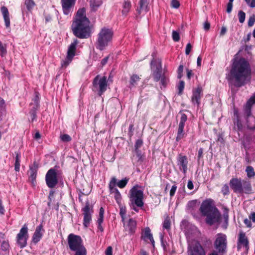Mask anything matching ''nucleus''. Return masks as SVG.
I'll return each mask as SVG.
<instances>
[{"mask_svg": "<svg viewBox=\"0 0 255 255\" xmlns=\"http://www.w3.org/2000/svg\"><path fill=\"white\" fill-rule=\"evenodd\" d=\"M140 78L136 74H133L130 77V88L134 87L137 85V82L139 81Z\"/></svg>", "mask_w": 255, "mask_h": 255, "instance_id": "nucleus-32", "label": "nucleus"}, {"mask_svg": "<svg viewBox=\"0 0 255 255\" xmlns=\"http://www.w3.org/2000/svg\"><path fill=\"white\" fill-rule=\"evenodd\" d=\"M133 164L140 165L144 160V157L141 150H134V153L131 157Z\"/></svg>", "mask_w": 255, "mask_h": 255, "instance_id": "nucleus-22", "label": "nucleus"}, {"mask_svg": "<svg viewBox=\"0 0 255 255\" xmlns=\"http://www.w3.org/2000/svg\"><path fill=\"white\" fill-rule=\"evenodd\" d=\"M184 69V66L183 64H180L177 69V78L178 79H181L183 76V71Z\"/></svg>", "mask_w": 255, "mask_h": 255, "instance_id": "nucleus-52", "label": "nucleus"}, {"mask_svg": "<svg viewBox=\"0 0 255 255\" xmlns=\"http://www.w3.org/2000/svg\"><path fill=\"white\" fill-rule=\"evenodd\" d=\"M247 4L251 8L255 7V0H244Z\"/></svg>", "mask_w": 255, "mask_h": 255, "instance_id": "nucleus-57", "label": "nucleus"}, {"mask_svg": "<svg viewBox=\"0 0 255 255\" xmlns=\"http://www.w3.org/2000/svg\"><path fill=\"white\" fill-rule=\"evenodd\" d=\"M15 153L16 156L15 158L14 170L16 172H18L20 170V153L16 152Z\"/></svg>", "mask_w": 255, "mask_h": 255, "instance_id": "nucleus-34", "label": "nucleus"}, {"mask_svg": "<svg viewBox=\"0 0 255 255\" xmlns=\"http://www.w3.org/2000/svg\"><path fill=\"white\" fill-rule=\"evenodd\" d=\"M221 193L224 196L228 195L230 193L229 186L227 184L223 185L221 188Z\"/></svg>", "mask_w": 255, "mask_h": 255, "instance_id": "nucleus-42", "label": "nucleus"}, {"mask_svg": "<svg viewBox=\"0 0 255 255\" xmlns=\"http://www.w3.org/2000/svg\"><path fill=\"white\" fill-rule=\"evenodd\" d=\"M247 103L250 104L252 106L253 104H255V93L249 99Z\"/></svg>", "mask_w": 255, "mask_h": 255, "instance_id": "nucleus-61", "label": "nucleus"}, {"mask_svg": "<svg viewBox=\"0 0 255 255\" xmlns=\"http://www.w3.org/2000/svg\"><path fill=\"white\" fill-rule=\"evenodd\" d=\"M136 221L132 218L129 219L126 227V230L128 232L129 234H133L136 229Z\"/></svg>", "mask_w": 255, "mask_h": 255, "instance_id": "nucleus-26", "label": "nucleus"}, {"mask_svg": "<svg viewBox=\"0 0 255 255\" xmlns=\"http://www.w3.org/2000/svg\"><path fill=\"white\" fill-rule=\"evenodd\" d=\"M188 255H206V252L199 242L190 246L188 250Z\"/></svg>", "mask_w": 255, "mask_h": 255, "instance_id": "nucleus-16", "label": "nucleus"}, {"mask_svg": "<svg viewBox=\"0 0 255 255\" xmlns=\"http://www.w3.org/2000/svg\"><path fill=\"white\" fill-rule=\"evenodd\" d=\"M38 168L39 164L35 161L33 162L32 165L29 167V180L33 186L35 185L36 183V178Z\"/></svg>", "mask_w": 255, "mask_h": 255, "instance_id": "nucleus-20", "label": "nucleus"}, {"mask_svg": "<svg viewBox=\"0 0 255 255\" xmlns=\"http://www.w3.org/2000/svg\"><path fill=\"white\" fill-rule=\"evenodd\" d=\"M239 20L240 23H243L246 18V13L243 10H240L238 12Z\"/></svg>", "mask_w": 255, "mask_h": 255, "instance_id": "nucleus-47", "label": "nucleus"}, {"mask_svg": "<svg viewBox=\"0 0 255 255\" xmlns=\"http://www.w3.org/2000/svg\"><path fill=\"white\" fill-rule=\"evenodd\" d=\"M180 2L178 0H172L171 2V6L172 7L178 8L180 6Z\"/></svg>", "mask_w": 255, "mask_h": 255, "instance_id": "nucleus-56", "label": "nucleus"}, {"mask_svg": "<svg viewBox=\"0 0 255 255\" xmlns=\"http://www.w3.org/2000/svg\"><path fill=\"white\" fill-rule=\"evenodd\" d=\"M143 142L142 139H138L136 140L134 144V150H140L139 148L141 147L143 145Z\"/></svg>", "mask_w": 255, "mask_h": 255, "instance_id": "nucleus-49", "label": "nucleus"}, {"mask_svg": "<svg viewBox=\"0 0 255 255\" xmlns=\"http://www.w3.org/2000/svg\"><path fill=\"white\" fill-rule=\"evenodd\" d=\"M60 138L63 142H70L72 140L71 137L68 134H61Z\"/></svg>", "mask_w": 255, "mask_h": 255, "instance_id": "nucleus-45", "label": "nucleus"}, {"mask_svg": "<svg viewBox=\"0 0 255 255\" xmlns=\"http://www.w3.org/2000/svg\"><path fill=\"white\" fill-rule=\"evenodd\" d=\"M1 12L3 15L5 25L6 28H9L10 25L9 13L7 8L5 6H2L0 8Z\"/></svg>", "mask_w": 255, "mask_h": 255, "instance_id": "nucleus-24", "label": "nucleus"}, {"mask_svg": "<svg viewBox=\"0 0 255 255\" xmlns=\"http://www.w3.org/2000/svg\"><path fill=\"white\" fill-rule=\"evenodd\" d=\"M113 193L115 194L114 198H115V199L116 200L117 203L118 204H120L121 203V200H122V196H121L120 192L118 190H116V191L114 192Z\"/></svg>", "mask_w": 255, "mask_h": 255, "instance_id": "nucleus-46", "label": "nucleus"}, {"mask_svg": "<svg viewBox=\"0 0 255 255\" xmlns=\"http://www.w3.org/2000/svg\"><path fill=\"white\" fill-rule=\"evenodd\" d=\"M179 114L181 115V118L177 129V136L176 137V141L178 142L185 136V133L184 131L185 124L187 121V116L180 111Z\"/></svg>", "mask_w": 255, "mask_h": 255, "instance_id": "nucleus-13", "label": "nucleus"}, {"mask_svg": "<svg viewBox=\"0 0 255 255\" xmlns=\"http://www.w3.org/2000/svg\"><path fill=\"white\" fill-rule=\"evenodd\" d=\"M163 228L167 231H169L171 229V221L168 217H167L164 220Z\"/></svg>", "mask_w": 255, "mask_h": 255, "instance_id": "nucleus-39", "label": "nucleus"}, {"mask_svg": "<svg viewBox=\"0 0 255 255\" xmlns=\"http://www.w3.org/2000/svg\"><path fill=\"white\" fill-rule=\"evenodd\" d=\"M28 231L27 225L25 224L16 236V243L21 249L24 248L27 245V242L29 238Z\"/></svg>", "mask_w": 255, "mask_h": 255, "instance_id": "nucleus-10", "label": "nucleus"}, {"mask_svg": "<svg viewBox=\"0 0 255 255\" xmlns=\"http://www.w3.org/2000/svg\"><path fill=\"white\" fill-rule=\"evenodd\" d=\"M104 212L105 210L104 208L101 207L100 208L99 217L98 218L97 221H99V222H103Z\"/></svg>", "mask_w": 255, "mask_h": 255, "instance_id": "nucleus-51", "label": "nucleus"}, {"mask_svg": "<svg viewBox=\"0 0 255 255\" xmlns=\"http://www.w3.org/2000/svg\"><path fill=\"white\" fill-rule=\"evenodd\" d=\"M129 179L125 178L124 179L119 181L118 182H117V186L120 188H124L127 185Z\"/></svg>", "mask_w": 255, "mask_h": 255, "instance_id": "nucleus-41", "label": "nucleus"}, {"mask_svg": "<svg viewBox=\"0 0 255 255\" xmlns=\"http://www.w3.org/2000/svg\"><path fill=\"white\" fill-rule=\"evenodd\" d=\"M30 106L32 107L30 109L29 114L31 118V122H33L34 121L36 120L37 118L36 113L37 111L38 110L39 107V105L38 103L36 102L34 104H31Z\"/></svg>", "mask_w": 255, "mask_h": 255, "instance_id": "nucleus-28", "label": "nucleus"}, {"mask_svg": "<svg viewBox=\"0 0 255 255\" xmlns=\"http://www.w3.org/2000/svg\"><path fill=\"white\" fill-rule=\"evenodd\" d=\"M117 180L115 177H113L111 178L109 183V188L110 194H112L114 192L118 190L116 188V185H117Z\"/></svg>", "mask_w": 255, "mask_h": 255, "instance_id": "nucleus-30", "label": "nucleus"}, {"mask_svg": "<svg viewBox=\"0 0 255 255\" xmlns=\"http://www.w3.org/2000/svg\"><path fill=\"white\" fill-rule=\"evenodd\" d=\"M247 127L251 130H255V117L254 116L246 119Z\"/></svg>", "mask_w": 255, "mask_h": 255, "instance_id": "nucleus-33", "label": "nucleus"}, {"mask_svg": "<svg viewBox=\"0 0 255 255\" xmlns=\"http://www.w3.org/2000/svg\"><path fill=\"white\" fill-rule=\"evenodd\" d=\"M197 206V200H194L189 201L186 206L187 210L189 212H192L193 211Z\"/></svg>", "mask_w": 255, "mask_h": 255, "instance_id": "nucleus-35", "label": "nucleus"}, {"mask_svg": "<svg viewBox=\"0 0 255 255\" xmlns=\"http://www.w3.org/2000/svg\"><path fill=\"white\" fill-rule=\"evenodd\" d=\"M233 8V2H229L227 4V12L228 13H230L231 12Z\"/></svg>", "mask_w": 255, "mask_h": 255, "instance_id": "nucleus-62", "label": "nucleus"}, {"mask_svg": "<svg viewBox=\"0 0 255 255\" xmlns=\"http://www.w3.org/2000/svg\"><path fill=\"white\" fill-rule=\"evenodd\" d=\"M93 86L94 89L98 90V94L101 96L105 93L108 86V81L107 77L103 76L100 78V75H97L94 79L92 82Z\"/></svg>", "mask_w": 255, "mask_h": 255, "instance_id": "nucleus-8", "label": "nucleus"}, {"mask_svg": "<svg viewBox=\"0 0 255 255\" xmlns=\"http://www.w3.org/2000/svg\"><path fill=\"white\" fill-rule=\"evenodd\" d=\"M67 242L69 249L72 251L85 248L83 245V240L81 237L72 233L68 236Z\"/></svg>", "mask_w": 255, "mask_h": 255, "instance_id": "nucleus-9", "label": "nucleus"}, {"mask_svg": "<svg viewBox=\"0 0 255 255\" xmlns=\"http://www.w3.org/2000/svg\"><path fill=\"white\" fill-rule=\"evenodd\" d=\"M252 106L250 105L249 104L246 103L245 107L244 108V112L245 115L246 116V119L253 117L252 116Z\"/></svg>", "mask_w": 255, "mask_h": 255, "instance_id": "nucleus-36", "label": "nucleus"}, {"mask_svg": "<svg viewBox=\"0 0 255 255\" xmlns=\"http://www.w3.org/2000/svg\"><path fill=\"white\" fill-rule=\"evenodd\" d=\"M79 41L77 39L74 38L73 41L69 45L68 51L67 58L70 60H72L74 56L75 55L76 46L78 44Z\"/></svg>", "mask_w": 255, "mask_h": 255, "instance_id": "nucleus-21", "label": "nucleus"}, {"mask_svg": "<svg viewBox=\"0 0 255 255\" xmlns=\"http://www.w3.org/2000/svg\"><path fill=\"white\" fill-rule=\"evenodd\" d=\"M83 218V226L85 228L89 226L90 222L92 220V214L93 213V209L92 206H91L89 201H87L85 206L82 208Z\"/></svg>", "mask_w": 255, "mask_h": 255, "instance_id": "nucleus-12", "label": "nucleus"}, {"mask_svg": "<svg viewBox=\"0 0 255 255\" xmlns=\"http://www.w3.org/2000/svg\"><path fill=\"white\" fill-rule=\"evenodd\" d=\"M163 74H162V64L161 62H160L159 64L156 65V69L152 72V76L153 78V80L155 82H158L160 81L161 77Z\"/></svg>", "mask_w": 255, "mask_h": 255, "instance_id": "nucleus-25", "label": "nucleus"}, {"mask_svg": "<svg viewBox=\"0 0 255 255\" xmlns=\"http://www.w3.org/2000/svg\"><path fill=\"white\" fill-rule=\"evenodd\" d=\"M251 76L249 62L245 58H240L233 62L227 79L235 87L240 88L250 82Z\"/></svg>", "mask_w": 255, "mask_h": 255, "instance_id": "nucleus-1", "label": "nucleus"}, {"mask_svg": "<svg viewBox=\"0 0 255 255\" xmlns=\"http://www.w3.org/2000/svg\"><path fill=\"white\" fill-rule=\"evenodd\" d=\"M214 247L215 252L221 255H224L227 252L228 240L227 236L223 233H218L216 235L214 242Z\"/></svg>", "mask_w": 255, "mask_h": 255, "instance_id": "nucleus-7", "label": "nucleus"}, {"mask_svg": "<svg viewBox=\"0 0 255 255\" xmlns=\"http://www.w3.org/2000/svg\"><path fill=\"white\" fill-rule=\"evenodd\" d=\"M210 23L208 20H206L204 23V29L205 30L208 31L210 29Z\"/></svg>", "mask_w": 255, "mask_h": 255, "instance_id": "nucleus-64", "label": "nucleus"}, {"mask_svg": "<svg viewBox=\"0 0 255 255\" xmlns=\"http://www.w3.org/2000/svg\"><path fill=\"white\" fill-rule=\"evenodd\" d=\"M76 252L74 255H86L87 250L85 248H82L80 250L75 251Z\"/></svg>", "mask_w": 255, "mask_h": 255, "instance_id": "nucleus-53", "label": "nucleus"}, {"mask_svg": "<svg viewBox=\"0 0 255 255\" xmlns=\"http://www.w3.org/2000/svg\"><path fill=\"white\" fill-rule=\"evenodd\" d=\"M172 37L174 41L178 42L180 39L179 32L177 31L173 30L172 33Z\"/></svg>", "mask_w": 255, "mask_h": 255, "instance_id": "nucleus-48", "label": "nucleus"}, {"mask_svg": "<svg viewBox=\"0 0 255 255\" xmlns=\"http://www.w3.org/2000/svg\"><path fill=\"white\" fill-rule=\"evenodd\" d=\"M203 88L200 85L193 90V94L191 97V102L193 104H196L199 106L201 103V99L202 97Z\"/></svg>", "mask_w": 255, "mask_h": 255, "instance_id": "nucleus-18", "label": "nucleus"}, {"mask_svg": "<svg viewBox=\"0 0 255 255\" xmlns=\"http://www.w3.org/2000/svg\"><path fill=\"white\" fill-rule=\"evenodd\" d=\"M126 214V210L125 208L122 207L120 210V215L122 218V221L124 222Z\"/></svg>", "mask_w": 255, "mask_h": 255, "instance_id": "nucleus-55", "label": "nucleus"}, {"mask_svg": "<svg viewBox=\"0 0 255 255\" xmlns=\"http://www.w3.org/2000/svg\"><path fill=\"white\" fill-rule=\"evenodd\" d=\"M255 22V16L253 15L250 16L248 22V24L249 27L252 26Z\"/></svg>", "mask_w": 255, "mask_h": 255, "instance_id": "nucleus-58", "label": "nucleus"}, {"mask_svg": "<svg viewBox=\"0 0 255 255\" xmlns=\"http://www.w3.org/2000/svg\"><path fill=\"white\" fill-rule=\"evenodd\" d=\"M25 4L28 10H31L35 5V3L33 0H25Z\"/></svg>", "mask_w": 255, "mask_h": 255, "instance_id": "nucleus-43", "label": "nucleus"}, {"mask_svg": "<svg viewBox=\"0 0 255 255\" xmlns=\"http://www.w3.org/2000/svg\"><path fill=\"white\" fill-rule=\"evenodd\" d=\"M106 255H113V249L112 247H108L105 252Z\"/></svg>", "mask_w": 255, "mask_h": 255, "instance_id": "nucleus-63", "label": "nucleus"}, {"mask_svg": "<svg viewBox=\"0 0 255 255\" xmlns=\"http://www.w3.org/2000/svg\"><path fill=\"white\" fill-rule=\"evenodd\" d=\"M9 243L7 241H3L1 243V250L4 251H8L9 250Z\"/></svg>", "mask_w": 255, "mask_h": 255, "instance_id": "nucleus-54", "label": "nucleus"}, {"mask_svg": "<svg viewBox=\"0 0 255 255\" xmlns=\"http://www.w3.org/2000/svg\"><path fill=\"white\" fill-rule=\"evenodd\" d=\"M71 30L74 35L79 39H87L91 36L90 21L86 15V8H79L73 17Z\"/></svg>", "mask_w": 255, "mask_h": 255, "instance_id": "nucleus-2", "label": "nucleus"}, {"mask_svg": "<svg viewBox=\"0 0 255 255\" xmlns=\"http://www.w3.org/2000/svg\"><path fill=\"white\" fill-rule=\"evenodd\" d=\"M177 164L180 171H182L184 175H186L188 170V157L182 153L178 154L177 157Z\"/></svg>", "mask_w": 255, "mask_h": 255, "instance_id": "nucleus-17", "label": "nucleus"}, {"mask_svg": "<svg viewBox=\"0 0 255 255\" xmlns=\"http://www.w3.org/2000/svg\"><path fill=\"white\" fill-rule=\"evenodd\" d=\"M58 172L54 168H51L45 175V182L50 188H54L58 183Z\"/></svg>", "mask_w": 255, "mask_h": 255, "instance_id": "nucleus-11", "label": "nucleus"}, {"mask_svg": "<svg viewBox=\"0 0 255 255\" xmlns=\"http://www.w3.org/2000/svg\"><path fill=\"white\" fill-rule=\"evenodd\" d=\"M242 247L245 248L246 254H248L249 250V241L248 237L246 236V234L243 232H240L238 236L237 242L238 251H240Z\"/></svg>", "mask_w": 255, "mask_h": 255, "instance_id": "nucleus-15", "label": "nucleus"}, {"mask_svg": "<svg viewBox=\"0 0 255 255\" xmlns=\"http://www.w3.org/2000/svg\"><path fill=\"white\" fill-rule=\"evenodd\" d=\"M192 45L191 44V43H188L187 45H186V49H185V54L186 55H189L190 54V53L191 52V51L192 50Z\"/></svg>", "mask_w": 255, "mask_h": 255, "instance_id": "nucleus-59", "label": "nucleus"}, {"mask_svg": "<svg viewBox=\"0 0 255 255\" xmlns=\"http://www.w3.org/2000/svg\"><path fill=\"white\" fill-rule=\"evenodd\" d=\"M131 7V3L130 1L126 0L125 1L123 6H122V12L123 15H127L129 11L130 8Z\"/></svg>", "mask_w": 255, "mask_h": 255, "instance_id": "nucleus-31", "label": "nucleus"}, {"mask_svg": "<svg viewBox=\"0 0 255 255\" xmlns=\"http://www.w3.org/2000/svg\"><path fill=\"white\" fill-rule=\"evenodd\" d=\"M185 86V83L183 81H180L178 85V95H181L183 93Z\"/></svg>", "mask_w": 255, "mask_h": 255, "instance_id": "nucleus-50", "label": "nucleus"}, {"mask_svg": "<svg viewBox=\"0 0 255 255\" xmlns=\"http://www.w3.org/2000/svg\"><path fill=\"white\" fill-rule=\"evenodd\" d=\"M177 187L175 185H174L172 186L171 189H170V196L171 197H173L175 195V192L177 190Z\"/></svg>", "mask_w": 255, "mask_h": 255, "instance_id": "nucleus-60", "label": "nucleus"}, {"mask_svg": "<svg viewBox=\"0 0 255 255\" xmlns=\"http://www.w3.org/2000/svg\"><path fill=\"white\" fill-rule=\"evenodd\" d=\"M90 192V191L89 189L86 190L85 188L80 189H79V197H78L79 201L80 202L83 203V200H82L83 196L88 195H89Z\"/></svg>", "mask_w": 255, "mask_h": 255, "instance_id": "nucleus-37", "label": "nucleus"}, {"mask_svg": "<svg viewBox=\"0 0 255 255\" xmlns=\"http://www.w3.org/2000/svg\"><path fill=\"white\" fill-rule=\"evenodd\" d=\"M113 34L112 29L106 27L102 28L97 35V39L95 43L96 48L101 51L103 50L112 40Z\"/></svg>", "mask_w": 255, "mask_h": 255, "instance_id": "nucleus-5", "label": "nucleus"}, {"mask_svg": "<svg viewBox=\"0 0 255 255\" xmlns=\"http://www.w3.org/2000/svg\"><path fill=\"white\" fill-rule=\"evenodd\" d=\"M247 175L248 178H251L255 176V172L254 168L251 166H248L246 169Z\"/></svg>", "mask_w": 255, "mask_h": 255, "instance_id": "nucleus-38", "label": "nucleus"}, {"mask_svg": "<svg viewBox=\"0 0 255 255\" xmlns=\"http://www.w3.org/2000/svg\"><path fill=\"white\" fill-rule=\"evenodd\" d=\"M138 186H134L129 192L130 206L136 205V207L142 208L144 205L143 191L137 189Z\"/></svg>", "mask_w": 255, "mask_h": 255, "instance_id": "nucleus-6", "label": "nucleus"}, {"mask_svg": "<svg viewBox=\"0 0 255 255\" xmlns=\"http://www.w3.org/2000/svg\"><path fill=\"white\" fill-rule=\"evenodd\" d=\"M139 7H138L136 10L139 15H140L142 11L147 12L149 10L150 8L147 0H139Z\"/></svg>", "mask_w": 255, "mask_h": 255, "instance_id": "nucleus-23", "label": "nucleus"}, {"mask_svg": "<svg viewBox=\"0 0 255 255\" xmlns=\"http://www.w3.org/2000/svg\"><path fill=\"white\" fill-rule=\"evenodd\" d=\"M89 2L92 10L95 11L103 3V0H90Z\"/></svg>", "mask_w": 255, "mask_h": 255, "instance_id": "nucleus-29", "label": "nucleus"}, {"mask_svg": "<svg viewBox=\"0 0 255 255\" xmlns=\"http://www.w3.org/2000/svg\"><path fill=\"white\" fill-rule=\"evenodd\" d=\"M76 0H61V4L64 14L71 15L74 11Z\"/></svg>", "mask_w": 255, "mask_h": 255, "instance_id": "nucleus-14", "label": "nucleus"}, {"mask_svg": "<svg viewBox=\"0 0 255 255\" xmlns=\"http://www.w3.org/2000/svg\"><path fill=\"white\" fill-rule=\"evenodd\" d=\"M160 84L164 87H166L169 82V79L164 74H163L162 77L160 78Z\"/></svg>", "mask_w": 255, "mask_h": 255, "instance_id": "nucleus-44", "label": "nucleus"}, {"mask_svg": "<svg viewBox=\"0 0 255 255\" xmlns=\"http://www.w3.org/2000/svg\"><path fill=\"white\" fill-rule=\"evenodd\" d=\"M199 211L204 217H206L205 222L210 226L219 223L221 219V214L218 208L214 205L212 199L204 200L199 208Z\"/></svg>", "mask_w": 255, "mask_h": 255, "instance_id": "nucleus-3", "label": "nucleus"}, {"mask_svg": "<svg viewBox=\"0 0 255 255\" xmlns=\"http://www.w3.org/2000/svg\"><path fill=\"white\" fill-rule=\"evenodd\" d=\"M141 238L145 241H147V240H149L151 243L153 247H154V240L149 227H146L144 229L143 234L142 235Z\"/></svg>", "mask_w": 255, "mask_h": 255, "instance_id": "nucleus-27", "label": "nucleus"}, {"mask_svg": "<svg viewBox=\"0 0 255 255\" xmlns=\"http://www.w3.org/2000/svg\"><path fill=\"white\" fill-rule=\"evenodd\" d=\"M229 185L236 194H250L252 192V187L250 181L242 179L241 178H232L230 182Z\"/></svg>", "mask_w": 255, "mask_h": 255, "instance_id": "nucleus-4", "label": "nucleus"}, {"mask_svg": "<svg viewBox=\"0 0 255 255\" xmlns=\"http://www.w3.org/2000/svg\"><path fill=\"white\" fill-rule=\"evenodd\" d=\"M44 232L45 230L43 229V224L42 223H41L39 225L37 226L35 229V232L32 237V242L34 244H36L42 239Z\"/></svg>", "mask_w": 255, "mask_h": 255, "instance_id": "nucleus-19", "label": "nucleus"}, {"mask_svg": "<svg viewBox=\"0 0 255 255\" xmlns=\"http://www.w3.org/2000/svg\"><path fill=\"white\" fill-rule=\"evenodd\" d=\"M223 218L224 219V221L226 223V226L224 227V229H226L228 227L229 220V211L227 208H225L224 210L223 213Z\"/></svg>", "mask_w": 255, "mask_h": 255, "instance_id": "nucleus-40", "label": "nucleus"}]
</instances>
